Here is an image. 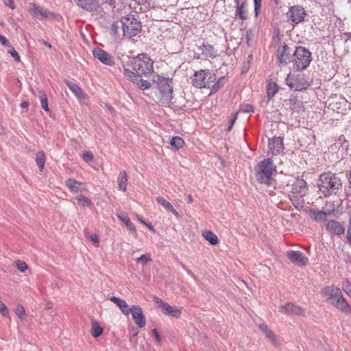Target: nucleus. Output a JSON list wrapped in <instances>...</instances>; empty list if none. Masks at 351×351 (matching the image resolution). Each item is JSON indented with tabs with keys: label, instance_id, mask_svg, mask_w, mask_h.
<instances>
[{
	"label": "nucleus",
	"instance_id": "f257e3e1",
	"mask_svg": "<svg viewBox=\"0 0 351 351\" xmlns=\"http://www.w3.org/2000/svg\"><path fill=\"white\" fill-rule=\"evenodd\" d=\"M310 215L314 221L324 223L330 234L339 237L344 234L346 229L343 224L335 219H329V217L335 216V210H311Z\"/></svg>",
	"mask_w": 351,
	"mask_h": 351
},
{
	"label": "nucleus",
	"instance_id": "f03ea898",
	"mask_svg": "<svg viewBox=\"0 0 351 351\" xmlns=\"http://www.w3.org/2000/svg\"><path fill=\"white\" fill-rule=\"evenodd\" d=\"M341 186V180L336 174L327 172L320 175L318 187L325 196L337 194Z\"/></svg>",
	"mask_w": 351,
	"mask_h": 351
},
{
	"label": "nucleus",
	"instance_id": "7ed1b4c3",
	"mask_svg": "<svg viewBox=\"0 0 351 351\" xmlns=\"http://www.w3.org/2000/svg\"><path fill=\"white\" fill-rule=\"evenodd\" d=\"M276 172V167L270 158H265L254 166L255 177L261 184H269Z\"/></svg>",
	"mask_w": 351,
	"mask_h": 351
},
{
	"label": "nucleus",
	"instance_id": "20e7f679",
	"mask_svg": "<svg viewBox=\"0 0 351 351\" xmlns=\"http://www.w3.org/2000/svg\"><path fill=\"white\" fill-rule=\"evenodd\" d=\"M154 62L150 57L145 54H138L131 60V66L138 74L145 77L152 75L154 73Z\"/></svg>",
	"mask_w": 351,
	"mask_h": 351
},
{
	"label": "nucleus",
	"instance_id": "39448f33",
	"mask_svg": "<svg viewBox=\"0 0 351 351\" xmlns=\"http://www.w3.org/2000/svg\"><path fill=\"white\" fill-rule=\"evenodd\" d=\"M121 24L123 34L128 38L135 36L141 31V23L134 14H128L123 16Z\"/></svg>",
	"mask_w": 351,
	"mask_h": 351
},
{
	"label": "nucleus",
	"instance_id": "423d86ee",
	"mask_svg": "<svg viewBox=\"0 0 351 351\" xmlns=\"http://www.w3.org/2000/svg\"><path fill=\"white\" fill-rule=\"evenodd\" d=\"M216 75L207 69H201L195 71L192 77V84L198 88H210L215 81Z\"/></svg>",
	"mask_w": 351,
	"mask_h": 351
},
{
	"label": "nucleus",
	"instance_id": "0eeeda50",
	"mask_svg": "<svg viewBox=\"0 0 351 351\" xmlns=\"http://www.w3.org/2000/svg\"><path fill=\"white\" fill-rule=\"evenodd\" d=\"M311 60V53L305 47H297L293 54L292 62L298 71L306 69Z\"/></svg>",
	"mask_w": 351,
	"mask_h": 351
},
{
	"label": "nucleus",
	"instance_id": "6e6552de",
	"mask_svg": "<svg viewBox=\"0 0 351 351\" xmlns=\"http://www.w3.org/2000/svg\"><path fill=\"white\" fill-rule=\"evenodd\" d=\"M33 18L38 19L40 20H52L56 19L58 14L49 11L48 9L39 6L34 3L29 4L27 9Z\"/></svg>",
	"mask_w": 351,
	"mask_h": 351
},
{
	"label": "nucleus",
	"instance_id": "1a4fd4ad",
	"mask_svg": "<svg viewBox=\"0 0 351 351\" xmlns=\"http://www.w3.org/2000/svg\"><path fill=\"white\" fill-rule=\"evenodd\" d=\"M307 14L304 8L301 5H293L289 8L287 13L288 21L293 26L304 21Z\"/></svg>",
	"mask_w": 351,
	"mask_h": 351
},
{
	"label": "nucleus",
	"instance_id": "9d476101",
	"mask_svg": "<svg viewBox=\"0 0 351 351\" xmlns=\"http://www.w3.org/2000/svg\"><path fill=\"white\" fill-rule=\"evenodd\" d=\"M287 85L294 90H302L308 87L309 84L304 77V75H291L289 74L286 78Z\"/></svg>",
	"mask_w": 351,
	"mask_h": 351
},
{
	"label": "nucleus",
	"instance_id": "9b49d317",
	"mask_svg": "<svg viewBox=\"0 0 351 351\" xmlns=\"http://www.w3.org/2000/svg\"><path fill=\"white\" fill-rule=\"evenodd\" d=\"M321 295L332 305L343 295L341 289L334 285L324 287Z\"/></svg>",
	"mask_w": 351,
	"mask_h": 351
},
{
	"label": "nucleus",
	"instance_id": "f8f14e48",
	"mask_svg": "<svg viewBox=\"0 0 351 351\" xmlns=\"http://www.w3.org/2000/svg\"><path fill=\"white\" fill-rule=\"evenodd\" d=\"M130 314L136 326L142 328L146 325V318L143 313L142 308L138 305H132L130 307Z\"/></svg>",
	"mask_w": 351,
	"mask_h": 351
},
{
	"label": "nucleus",
	"instance_id": "ddd939ff",
	"mask_svg": "<svg viewBox=\"0 0 351 351\" xmlns=\"http://www.w3.org/2000/svg\"><path fill=\"white\" fill-rule=\"evenodd\" d=\"M93 54L95 58L105 65L112 66L115 64L114 58L102 49H94L93 50Z\"/></svg>",
	"mask_w": 351,
	"mask_h": 351
},
{
	"label": "nucleus",
	"instance_id": "4468645a",
	"mask_svg": "<svg viewBox=\"0 0 351 351\" xmlns=\"http://www.w3.org/2000/svg\"><path fill=\"white\" fill-rule=\"evenodd\" d=\"M159 89L162 96V103L169 104L173 97V88L171 82L167 80H162L159 84Z\"/></svg>",
	"mask_w": 351,
	"mask_h": 351
},
{
	"label": "nucleus",
	"instance_id": "2eb2a0df",
	"mask_svg": "<svg viewBox=\"0 0 351 351\" xmlns=\"http://www.w3.org/2000/svg\"><path fill=\"white\" fill-rule=\"evenodd\" d=\"M286 255L292 263L299 266H305L308 263V258L300 251L290 250Z\"/></svg>",
	"mask_w": 351,
	"mask_h": 351
},
{
	"label": "nucleus",
	"instance_id": "dca6fc26",
	"mask_svg": "<svg viewBox=\"0 0 351 351\" xmlns=\"http://www.w3.org/2000/svg\"><path fill=\"white\" fill-rule=\"evenodd\" d=\"M279 311L287 315H300L304 314V310L291 302H287L279 307Z\"/></svg>",
	"mask_w": 351,
	"mask_h": 351
},
{
	"label": "nucleus",
	"instance_id": "f3484780",
	"mask_svg": "<svg viewBox=\"0 0 351 351\" xmlns=\"http://www.w3.org/2000/svg\"><path fill=\"white\" fill-rule=\"evenodd\" d=\"M269 149L273 156H276L284 149L283 140L281 137H274L269 139Z\"/></svg>",
	"mask_w": 351,
	"mask_h": 351
},
{
	"label": "nucleus",
	"instance_id": "a211bd4d",
	"mask_svg": "<svg viewBox=\"0 0 351 351\" xmlns=\"http://www.w3.org/2000/svg\"><path fill=\"white\" fill-rule=\"evenodd\" d=\"M307 191L306 182L303 179H297L292 185L291 193L304 197Z\"/></svg>",
	"mask_w": 351,
	"mask_h": 351
},
{
	"label": "nucleus",
	"instance_id": "6ab92c4d",
	"mask_svg": "<svg viewBox=\"0 0 351 351\" xmlns=\"http://www.w3.org/2000/svg\"><path fill=\"white\" fill-rule=\"evenodd\" d=\"M65 185L69 189V191L74 194L86 191L83 187L84 185V183L73 178L67 179L65 182Z\"/></svg>",
	"mask_w": 351,
	"mask_h": 351
},
{
	"label": "nucleus",
	"instance_id": "aec40b11",
	"mask_svg": "<svg viewBox=\"0 0 351 351\" xmlns=\"http://www.w3.org/2000/svg\"><path fill=\"white\" fill-rule=\"evenodd\" d=\"M290 49L287 45H282L278 48L277 58L279 63L287 64L290 58Z\"/></svg>",
	"mask_w": 351,
	"mask_h": 351
},
{
	"label": "nucleus",
	"instance_id": "412c9836",
	"mask_svg": "<svg viewBox=\"0 0 351 351\" xmlns=\"http://www.w3.org/2000/svg\"><path fill=\"white\" fill-rule=\"evenodd\" d=\"M80 8L87 11H97L99 4L97 0H74Z\"/></svg>",
	"mask_w": 351,
	"mask_h": 351
},
{
	"label": "nucleus",
	"instance_id": "4be33fe9",
	"mask_svg": "<svg viewBox=\"0 0 351 351\" xmlns=\"http://www.w3.org/2000/svg\"><path fill=\"white\" fill-rule=\"evenodd\" d=\"M110 300L119 306L123 315L125 316H128L130 315V311H131L130 308L124 300L116 296H111L110 298Z\"/></svg>",
	"mask_w": 351,
	"mask_h": 351
},
{
	"label": "nucleus",
	"instance_id": "5701e85b",
	"mask_svg": "<svg viewBox=\"0 0 351 351\" xmlns=\"http://www.w3.org/2000/svg\"><path fill=\"white\" fill-rule=\"evenodd\" d=\"M64 82L66 84V85L69 87V88L75 94L77 99H84V93L78 85L70 82L68 80H64Z\"/></svg>",
	"mask_w": 351,
	"mask_h": 351
},
{
	"label": "nucleus",
	"instance_id": "b1692460",
	"mask_svg": "<svg viewBox=\"0 0 351 351\" xmlns=\"http://www.w3.org/2000/svg\"><path fill=\"white\" fill-rule=\"evenodd\" d=\"M332 109L336 110L338 113L345 114L350 108V106L345 98L339 97V101L332 105Z\"/></svg>",
	"mask_w": 351,
	"mask_h": 351
},
{
	"label": "nucleus",
	"instance_id": "393cba45",
	"mask_svg": "<svg viewBox=\"0 0 351 351\" xmlns=\"http://www.w3.org/2000/svg\"><path fill=\"white\" fill-rule=\"evenodd\" d=\"M332 306L345 314L349 315L351 313V308L343 295Z\"/></svg>",
	"mask_w": 351,
	"mask_h": 351
},
{
	"label": "nucleus",
	"instance_id": "a878e982",
	"mask_svg": "<svg viewBox=\"0 0 351 351\" xmlns=\"http://www.w3.org/2000/svg\"><path fill=\"white\" fill-rule=\"evenodd\" d=\"M182 309V308L180 307H174L167 303L162 309V312L167 315L173 317H179L181 315Z\"/></svg>",
	"mask_w": 351,
	"mask_h": 351
},
{
	"label": "nucleus",
	"instance_id": "bb28decb",
	"mask_svg": "<svg viewBox=\"0 0 351 351\" xmlns=\"http://www.w3.org/2000/svg\"><path fill=\"white\" fill-rule=\"evenodd\" d=\"M157 202L160 204L164 208H165L167 210L171 212L173 215H174L176 217H179L178 212L173 208L172 204L167 201L165 198H163L161 196H159L156 197Z\"/></svg>",
	"mask_w": 351,
	"mask_h": 351
},
{
	"label": "nucleus",
	"instance_id": "cd10ccee",
	"mask_svg": "<svg viewBox=\"0 0 351 351\" xmlns=\"http://www.w3.org/2000/svg\"><path fill=\"white\" fill-rule=\"evenodd\" d=\"M117 217L125 223L126 227L134 234L136 235V230L134 225L132 223L130 218L122 213H118L117 214Z\"/></svg>",
	"mask_w": 351,
	"mask_h": 351
},
{
	"label": "nucleus",
	"instance_id": "c85d7f7f",
	"mask_svg": "<svg viewBox=\"0 0 351 351\" xmlns=\"http://www.w3.org/2000/svg\"><path fill=\"white\" fill-rule=\"evenodd\" d=\"M202 54L208 58H215L218 55V51L213 46L208 44H203L202 46Z\"/></svg>",
	"mask_w": 351,
	"mask_h": 351
},
{
	"label": "nucleus",
	"instance_id": "c756f323",
	"mask_svg": "<svg viewBox=\"0 0 351 351\" xmlns=\"http://www.w3.org/2000/svg\"><path fill=\"white\" fill-rule=\"evenodd\" d=\"M337 147H339L338 152L340 153L341 158H343V156L346 154V151L348 147V143L345 141L344 137H343V138L340 137L337 142L332 147V149Z\"/></svg>",
	"mask_w": 351,
	"mask_h": 351
},
{
	"label": "nucleus",
	"instance_id": "7c9ffc66",
	"mask_svg": "<svg viewBox=\"0 0 351 351\" xmlns=\"http://www.w3.org/2000/svg\"><path fill=\"white\" fill-rule=\"evenodd\" d=\"M117 182L119 190L124 192L126 191L128 184V176L125 171H122L120 172L117 178Z\"/></svg>",
	"mask_w": 351,
	"mask_h": 351
},
{
	"label": "nucleus",
	"instance_id": "2f4dec72",
	"mask_svg": "<svg viewBox=\"0 0 351 351\" xmlns=\"http://www.w3.org/2000/svg\"><path fill=\"white\" fill-rule=\"evenodd\" d=\"M237 3L236 7V16L241 20H245L247 18V14L245 8V3L243 2L241 5L239 4V0H234Z\"/></svg>",
	"mask_w": 351,
	"mask_h": 351
},
{
	"label": "nucleus",
	"instance_id": "473e14b6",
	"mask_svg": "<svg viewBox=\"0 0 351 351\" xmlns=\"http://www.w3.org/2000/svg\"><path fill=\"white\" fill-rule=\"evenodd\" d=\"M136 71H131L129 69L123 67V75L132 83L136 84L139 79V75Z\"/></svg>",
	"mask_w": 351,
	"mask_h": 351
},
{
	"label": "nucleus",
	"instance_id": "72a5a7b5",
	"mask_svg": "<svg viewBox=\"0 0 351 351\" xmlns=\"http://www.w3.org/2000/svg\"><path fill=\"white\" fill-rule=\"evenodd\" d=\"M202 236L206 241H208L213 245H215L219 243V239L217 236L212 231H204L202 232Z\"/></svg>",
	"mask_w": 351,
	"mask_h": 351
},
{
	"label": "nucleus",
	"instance_id": "f704fd0d",
	"mask_svg": "<svg viewBox=\"0 0 351 351\" xmlns=\"http://www.w3.org/2000/svg\"><path fill=\"white\" fill-rule=\"evenodd\" d=\"M36 162L40 172H42L44 169V166L46 162V156L43 151H40L36 154Z\"/></svg>",
	"mask_w": 351,
	"mask_h": 351
},
{
	"label": "nucleus",
	"instance_id": "c9c22d12",
	"mask_svg": "<svg viewBox=\"0 0 351 351\" xmlns=\"http://www.w3.org/2000/svg\"><path fill=\"white\" fill-rule=\"evenodd\" d=\"M38 92L39 93L38 97L40 99V101L42 108L46 112H49V108L48 107V100H47V95L41 89H38Z\"/></svg>",
	"mask_w": 351,
	"mask_h": 351
},
{
	"label": "nucleus",
	"instance_id": "e433bc0d",
	"mask_svg": "<svg viewBox=\"0 0 351 351\" xmlns=\"http://www.w3.org/2000/svg\"><path fill=\"white\" fill-rule=\"evenodd\" d=\"M298 195L292 194L290 195V200L297 210H301L304 207V200L298 197Z\"/></svg>",
	"mask_w": 351,
	"mask_h": 351
},
{
	"label": "nucleus",
	"instance_id": "4c0bfd02",
	"mask_svg": "<svg viewBox=\"0 0 351 351\" xmlns=\"http://www.w3.org/2000/svg\"><path fill=\"white\" fill-rule=\"evenodd\" d=\"M278 86L276 83H269L267 87V95L269 99H271L278 92Z\"/></svg>",
	"mask_w": 351,
	"mask_h": 351
},
{
	"label": "nucleus",
	"instance_id": "58836bf2",
	"mask_svg": "<svg viewBox=\"0 0 351 351\" xmlns=\"http://www.w3.org/2000/svg\"><path fill=\"white\" fill-rule=\"evenodd\" d=\"M103 328L99 326L97 322H93L91 324V335L95 338L99 337L103 332Z\"/></svg>",
	"mask_w": 351,
	"mask_h": 351
},
{
	"label": "nucleus",
	"instance_id": "ea45409f",
	"mask_svg": "<svg viewBox=\"0 0 351 351\" xmlns=\"http://www.w3.org/2000/svg\"><path fill=\"white\" fill-rule=\"evenodd\" d=\"M170 144L172 147L176 149H180L184 146V141L180 136H173L170 141Z\"/></svg>",
	"mask_w": 351,
	"mask_h": 351
},
{
	"label": "nucleus",
	"instance_id": "a19ab883",
	"mask_svg": "<svg viewBox=\"0 0 351 351\" xmlns=\"http://www.w3.org/2000/svg\"><path fill=\"white\" fill-rule=\"evenodd\" d=\"M75 199L80 204H81L83 206L85 207H89L92 206L93 203L90 199H88L87 197L84 195H77L75 197Z\"/></svg>",
	"mask_w": 351,
	"mask_h": 351
},
{
	"label": "nucleus",
	"instance_id": "79ce46f5",
	"mask_svg": "<svg viewBox=\"0 0 351 351\" xmlns=\"http://www.w3.org/2000/svg\"><path fill=\"white\" fill-rule=\"evenodd\" d=\"M225 77H220L215 83L211 86V90L210 95L216 93L220 88L224 85Z\"/></svg>",
	"mask_w": 351,
	"mask_h": 351
},
{
	"label": "nucleus",
	"instance_id": "37998d69",
	"mask_svg": "<svg viewBox=\"0 0 351 351\" xmlns=\"http://www.w3.org/2000/svg\"><path fill=\"white\" fill-rule=\"evenodd\" d=\"M14 313L16 315L21 319V320H25L26 319V314L25 309L23 306L21 305H18L14 309Z\"/></svg>",
	"mask_w": 351,
	"mask_h": 351
},
{
	"label": "nucleus",
	"instance_id": "c03bdc74",
	"mask_svg": "<svg viewBox=\"0 0 351 351\" xmlns=\"http://www.w3.org/2000/svg\"><path fill=\"white\" fill-rule=\"evenodd\" d=\"M136 84L138 86V87L140 89H141L143 90L149 89L152 86V84L149 82H148L145 80L140 79V78L138 79V80L137 81Z\"/></svg>",
	"mask_w": 351,
	"mask_h": 351
},
{
	"label": "nucleus",
	"instance_id": "a18cd8bd",
	"mask_svg": "<svg viewBox=\"0 0 351 351\" xmlns=\"http://www.w3.org/2000/svg\"><path fill=\"white\" fill-rule=\"evenodd\" d=\"M136 261L137 263H139L142 265H146L147 263L152 261V257L149 254L147 253L137 258Z\"/></svg>",
	"mask_w": 351,
	"mask_h": 351
},
{
	"label": "nucleus",
	"instance_id": "49530a36",
	"mask_svg": "<svg viewBox=\"0 0 351 351\" xmlns=\"http://www.w3.org/2000/svg\"><path fill=\"white\" fill-rule=\"evenodd\" d=\"M15 267L21 272H25L28 269V265L25 262L20 260L16 261Z\"/></svg>",
	"mask_w": 351,
	"mask_h": 351
},
{
	"label": "nucleus",
	"instance_id": "de8ad7c7",
	"mask_svg": "<svg viewBox=\"0 0 351 351\" xmlns=\"http://www.w3.org/2000/svg\"><path fill=\"white\" fill-rule=\"evenodd\" d=\"M265 335L271 341L272 343H274V345L279 344L278 340L277 339L274 333L271 330H269Z\"/></svg>",
	"mask_w": 351,
	"mask_h": 351
},
{
	"label": "nucleus",
	"instance_id": "09e8293b",
	"mask_svg": "<svg viewBox=\"0 0 351 351\" xmlns=\"http://www.w3.org/2000/svg\"><path fill=\"white\" fill-rule=\"evenodd\" d=\"M239 111L243 113L252 112H254V108L252 105L243 104L241 106Z\"/></svg>",
	"mask_w": 351,
	"mask_h": 351
},
{
	"label": "nucleus",
	"instance_id": "8fccbe9b",
	"mask_svg": "<svg viewBox=\"0 0 351 351\" xmlns=\"http://www.w3.org/2000/svg\"><path fill=\"white\" fill-rule=\"evenodd\" d=\"M254 14L255 16L257 17L259 13V11L261 8V0H254Z\"/></svg>",
	"mask_w": 351,
	"mask_h": 351
},
{
	"label": "nucleus",
	"instance_id": "3c124183",
	"mask_svg": "<svg viewBox=\"0 0 351 351\" xmlns=\"http://www.w3.org/2000/svg\"><path fill=\"white\" fill-rule=\"evenodd\" d=\"M153 301L156 304H157L162 310L165 307V305H166L167 302H163L160 298L158 297H154Z\"/></svg>",
	"mask_w": 351,
	"mask_h": 351
},
{
	"label": "nucleus",
	"instance_id": "603ef678",
	"mask_svg": "<svg viewBox=\"0 0 351 351\" xmlns=\"http://www.w3.org/2000/svg\"><path fill=\"white\" fill-rule=\"evenodd\" d=\"M0 313L3 316H7L9 313V311H8V308H7V306L1 301H0Z\"/></svg>",
	"mask_w": 351,
	"mask_h": 351
},
{
	"label": "nucleus",
	"instance_id": "864d4df0",
	"mask_svg": "<svg viewBox=\"0 0 351 351\" xmlns=\"http://www.w3.org/2000/svg\"><path fill=\"white\" fill-rule=\"evenodd\" d=\"M83 159L86 162H90V161H92L93 159V156L92 152H86L85 153H84L83 154Z\"/></svg>",
	"mask_w": 351,
	"mask_h": 351
},
{
	"label": "nucleus",
	"instance_id": "5fc2aeb1",
	"mask_svg": "<svg viewBox=\"0 0 351 351\" xmlns=\"http://www.w3.org/2000/svg\"><path fill=\"white\" fill-rule=\"evenodd\" d=\"M9 53H10V55L14 58V59L16 62H19L21 61V58H20L19 53L13 47L10 49Z\"/></svg>",
	"mask_w": 351,
	"mask_h": 351
},
{
	"label": "nucleus",
	"instance_id": "6e6d98bb",
	"mask_svg": "<svg viewBox=\"0 0 351 351\" xmlns=\"http://www.w3.org/2000/svg\"><path fill=\"white\" fill-rule=\"evenodd\" d=\"M5 5L8 6L10 9L14 10L16 8V5L14 0H3Z\"/></svg>",
	"mask_w": 351,
	"mask_h": 351
},
{
	"label": "nucleus",
	"instance_id": "4d7b16f0",
	"mask_svg": "<svg viewBox=\"0 0 351 351\" xmlns=\"http://www.w3.org/2000/svg\"><path fill=\"white\" fill-rule=\"evenodd\" d=\"M0 43L3 46H9L10 45L7 38L3 35H0Z\"/></svg>",
	"mask_w": 351,
	"mask_h": 351
},
{
	"label": "nucleus",
	"instance_id": "13d9d810",
	"mask_svg": "<svg viewBox=\"0 0 351 351\" xmlns=\"http://www.w3.org/2000/svg\"><path fill=\"white\" fill-rule=\"evenodd\" d=\"M237 118V114H236L234 115V118H233V119H232L230 121V122H229V125H228V132H230V131L232 130V127H233V125H234V123H235V121H236Z\"/></svg>",
	"mask_w": 351,
	"mask_h": 351
},
{
	"label": "nucleus",
	"instance_id": "bf43d9fd",
	"mask_svg": "<svg viewBox=\"0 0 351 351\" xmlns=\"http://www.w3.org/2000/svg\"><path fill=\"white\" fill-rule=\"evenodd\" d=\"M119 28V23L118 22L114 23L112 25L111 29H112V31L114 32V34H118Z\"/></svg>",
	"mask_w": 351,
	"mask_h": 351
},
{
	"label": "nucleus",
	"instance_id": "052dcab7",
	"mask_svg": "<svg viewBox=\"0 0 351 351\" xmlns=\"http://www.w3.org/2000/svg\"><path fill=\"white\" fill-rule=\"evenodd\" d=\"M259 328L263 332H264V334H265L269 330L268 326L264 323H262L259 325Z\"/></svg>",
	"mask_w": 351,
	"mask_h": 351
},
{
	"label": "nucleus",
	"instance_id": "680f3d73",
	"mask_svg": "<svg viewBox=\"0 0 351 351\" xmlns=\"http://www.w3.org/2000/svg\"><path fill=\"white\" fill-rule=\"evenodd\" d=\"M90 239L95 243V244H97L98 242H99V237L97 236V234H93L90 236Z\"/></svg>",
	"mask_w": 351,
	"mask_h": 351
},
{
	"label": "nucleus",
	"instance_id": "e2e57ef3",
	"mask_svg": "<svg viewBox=\"0 0 351 351\" xmlns=\"http://www.w3.org/2000/svg\"><path fill=\"white\" fill-rule=\"evenodd\" d=\"M152 332H153L154 335L155 336L156 341L158 342H160V334L158 332L157 329L154 328L152 330Z\"/></svg>",
	"mask_w": 351,
	"mask_h": 351
},
{
	"label": "nucleus",
	"instance_id": "0e129e2a",
	"mask_svg": "<svg viewBox=\"0 0 351 351\" xmlns=\"http://www.w3.org/2000/svg\"><path fill=\"white\" fill-rule=\"evenodd\" d=\"M348 242L351 245V228H348L347 231Z\"/></svg>",
	"mask_w": 351,
	"mask_h": 351
},
{
	"label": "nucleus",
	"instance_id": "69168bd1",
	"mask_svg": "<svg viewBox=\"0 0 351 351\" xmlns=\"http://www.w3.org/2000/svg\"><path fill=\"white\" fill-rule=\"evenodd\" d=\"M29 106V104L27 102V101H23L21 104V107L23 108H27Z\"/></svg>",
	"mask_w": 351,
	"mask_h": 351
},
{
	"label": "nucleus",
	"instance_id": "338daca9",
	"mask_svg": "<svg viewBox=\"0 0 351 351\" xmlns=\"http://www.w3.org/2000/svg\"><path fill=\"white\" fill-rule=\"evenodd\" d=\"M187 202H188L189 203H192V202H193V196H192L191 195H190V194H189V195H188V196H187Z\"/></svg>",
	"mask_w": 351,
	"mask_h": 351
},
{
	"label": "nucleus",
	"instance_id": "774afa93",
	"mask_svg": "<svg viewBox=\"0 0 351 351\" xmlns=\"http://www.w3.org/2000/svg\"><path fill=\"white\" fill-rule=\"evenodd\" d=\"M106 107L108 108V110L111 112V113H114L115 112V110L110 105H106Z\"/></svg>",
	"mask_w": 351,
	"mask_h": 351
}]
</instances>
